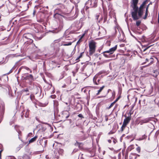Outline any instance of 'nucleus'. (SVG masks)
Listing matches in <instances>:
<instances>
[{
	"label": "nucleus",
	"instance_id": "1",
	"mask_svg": "<svg viewBox=\"0 0 159 159\" xmlns=\"http://www.w3.org/2000/svg\"><path fill=\"white\" fill-rule=\"evenodd\" d=\"M139 0H131V7L133 9L131 14L134 20H135L141 18L143 15L145 5L146 1H144L139 8L137 6Z\"/></svg>",
	"mask_w": 159,
	"mask_h": 159
},
{
	"label": "nucleus",
	"instance_id": "2",
	"mask_svg": "<svg viewBox=\"0 0 159 159\" xmlns=\"http://www.w3.org/2000/svg\"><path fill=\"white\" fill-rule=\"evenodd\" d=\"M61 40L60 39L55 40L51 44V47L54 52L53 54H54L55 55H57L60 51V44L59 43Z\"/></svg>",
	"mask_w": 159,
	"mask_h": 159
},
{
	"label": "nucleus",
	"instance_id": "3",
	"mask_svg": "<svg viewBox=\"0 0 159 159\" xmlns=\"http://www.w3.org/2000/svg\"><path fill=\"white\" fill-rule=\"evenodd\" d=\"M96 42L93 40H92L89 43V55H92L95 52L96 48Z\"/></svg>",
	"mask_w": 159,
	"mask_h": 159
},
{
	"label": "nucleus",
	"instance_id": "4",
	"mask_svg": "<svg viewBox=\"0 0 159 159\" xmlns=\"http://www.w3.org/2000/svg\"><path fill=\"white\" fill-rule=\"evenodd\" d=\"M97 2L98 0H88L86 3V11L89 8L96 7Z\"/></svg>",
	"mask_w": 159,
	"mask_h": 159
},
{
	"label": "nucleus",
	"instance_id": "5",
	"mask_svg": "<svg viewBox=\"0 0 159 159\" xmlns=\"http://www.w3.org/2000/svg\"><path fill=\"white\" fill-rule=\"evenodd\" d=\"M117 47V45H115L114 47L111 48L109 50L105 51L103 52V55L105 57H109V55L105 54V53H109V54H113L114 52L116 50Z\"/></svg>",
	"mask_w": 159,
	"mask_h": 159
},
{
	"label": "nucleus",
	"instance_id": "6",
	"mask_svg": "<svg viewBox=\"0 0 159 159\" xmlns=\"http://www.w3.org/2000/svg\"><path fill=\"white\" fill-rule=\"evenodd\" d=\"M24 36L25 38L30 40L29 41L30 43H33V41L32 39L33 38V36L32 34L30 33L25 34H24Z\"/></svg>",
	"mask_w": 159,
	"mask_h": 159
},
{
	"label": "nucleus",
	"instance_id": "7",
	"mask_svg": "<svg viewBox=\"0 0 159 159\" xmlns=\"http://www.w3.org/2000/svg\"><path fill=\"white\" fill-rule=\"evenodd\" d=\"M65 110L63 111V114H66V116L65 117L66 118L69 117L70 115V113L69 111L70 110V107L69 106H67L65 108Z\"/></svg>",
	"mask_w": 159,
	"mask_h": 159
},
{
	"label": "nucleus",
	"instance_id": "8",
	"mask_svg": "<svg viewBox=\"0 0 159 159\" xmlns=\"http://www.w3.org/2000/svg\"><path fill=\"white\" fill-rule=\"evenodd\" d=\"M131 119V117L130 116L126 117V118L124 119L123 124L126 126L129 122Z\"/></svg>",
	"mask_w": 159,
	"mask_h": 159
},
{
	"label": "nucleus",
	"instance_id": "9",
	"mask_svg": "<svg viewBox=\"0 0 159 159\" xmlns=\"http://www.w3.org/2000/svg\"><path fill=\"white\" fill-rule=\"evenodd\" d=\"M150 120V118L144 119L142 120H139L138 123V124H139L141 125H143L144 123H147Z\"/></svg>",
	"mask_w": 159,
	"mask_h": 159
},
{
	"label": "nucleus",
	"instance_id": "10",
	"mask_svg": "<svg viewBox=\"0 0 159 159\" xmlns=\"http://www.w3.org/2000/svg\"><path fill=\"white\" fill-rule=\"evenodd\" d=\"M100 79H98L97 75H95L93 79V83L96 85H98L99 84Z\"/></svg>",
	"mask_w": 159,
	"mask_h": 159
},
{
	"label": "nucleus",
	"instance_id": "11",
	"mask_svg": "<svg viewBox=\"0 0 159 159\" xmlns=\"http://www.w3.org/2000/svg\"><path fill=\"white\" fill-rule=\"evenodd\" d=\"M25 80L32 81L34 80L33 76L32 75H30L25 77L24 78Z\"/></svg>",
	"mask_w": 159,
	"mask_h": 159
},
{
	"label": "nucleus",
	"instance_id": "12",
	"mask_svg": "<svg viewBox=\"0 0 159 159\" xmlns=\"http://www.w3.org/2000/svg\"><path fill=\"white\" fill-rule=\"evenodd\" d=\"M137 156H140L139 155H137L135 153H131L129 156V159H136L137 158Z\"/></svg>",
	"mask_w": 159,
	"mask_h": 159
},
{
	"label": "nucleus",
	"instance_id": "13",
	"mask_svg": "<svg viewBox=\"0 0 159 159\" xmlns=\"http://www.w3.org/2000/svg\"><path fill=\"white\" fill-rule=\"evenodd\" d=\"M107 14H103V17H102L100 20L98 21L99 23L101 22V21L103 19V23H105L107 20Z\"/></svg>",
	"mask_w": 159,
	"mask_h": 159
},
{
	"label": "nucleus",
	"instance_id": "14",
	"mask_svg": "<svg viewBox=\"0 0 159 159\" xmlns=\"http://www.w3.org/2000/svg\"><path fill=\"white\" fill-rule=\"evenodd\" d=\"M102 2V6L103 9V14H107V8L104 6L103 5V0H101Z\"/></svg>",
	"mask_w": 159,
	"mask_h": 159
},
{
	"label": "nucleus",
	"instance_id": "15",
	"mask_svg": "<svg viewBox=\"0 0 159 159\" xmlns=\"http://www.w3.org/2000/svg\"><path fill=\"white\" fill-rule=\"evenodd\" d=\"M149 6V4H148L147 6V7H146V11H145V16L143 17V19H146L148 17V8Z\"/></svg>",
	"mask_w": 159,
	"mask_h": 159
},
{
	"label": "nucleus",
	"instance_id": "16",
	"mask_svg": "<svg viewBox=\"0 0 159 159\" xmlns=\"http://www.w3.org/2000/svg\"><path fill=\"white\" fill-rule=\"evenodd\" d=\"M21 0H9V2L13 5H16Z\"/></svg>",
	"mask_w": 159,
	"mask_h": 159
},
{
	"label": "nucleus",
	"instance_id": "17",
	"mask_svg": "<svg viewBox=\"0 0 159 159\" xmlns=\"http://www.w3.org/2000/svg\"><path fill=\"white\" fill-rule=\"evenodd\" d=\"M38 138V136L37 135H36L35 136H34V137L31 138L29 141V143H33L35 141L36 139Z\"/></svg>",
	"mask_w": 159,
	"mask_h": 159
},
{
	"label": "nucleus",
	"instance_id": "18",
	"mask_svg": "<svg viewBox=\"0 0 159 159\" xmlns=\"http://www.w3.org/2000/svg\"><path fill=\"white\" fill-rule=\"evenodd\" d=\"M5 79L4 77H0V86H2L3 85L4 83V80Z\"/></svg>",
	"mask_w": 159,
	"mask_h": 159
},
{
	"label": "nucleus",
	"instance_id": "19",
	"mask_svg": "<svg viewBox=\"0 0 159 159\" xmlns=\"http://www.w3.org/2000/svg\"><path fill=\"white\" fill-rule=\"evenodd\" d=\"M63 16L62 15H61L58 13H56L54 15V17L57 19H59L61 16Z\"/></svg>",
	"mask_w": 159,
	"mask_h": 159
},
{
	"label": "nucleus",
	"instance_id": "20",
	"mask_svg": "<svg viewBox=\"0 0 159 159\" xmlns=\"http://www.w3.org/2000/svg\"><path fill=\"white\" fill-rule=\"evenodd\" d=\"M84 52H81L80 55L76 59L75 61H76V62L79 61L80 60L79 59L81 58L83 55V54H84Z\"/></svg>",
	"mask_w": 159,
	"mask_h": 159
},
{
	"label": "nucleus",
	"instance_id": "21",
	"mask_svg": "<svg viewBox=\"0 0 159 159\" xmlns=\"http://www.w3.org/2000/svg\"><path fill=\"white\" fill-rule=\"evenodd\" d=\"M18 159H28V157L26 155H25L22 156H19Z\"/></svg>",
	"mask_w": 159,
	"mask_h": 159
},
{
	"label": "nucleus",
	"instance_id": "22",
	"mask_svg": "<svg viewBox=\"0 0 159 159\" xmlns=\"http://www.w3.org/2000/svg\"><path fill=\"white\" fill-rule=\"evenodd\" d=\"M79 157H80V159H85L87 156L85 155L84 156L83 154L80 153L79 155Z\"/></svg>",
	"mask_w": 159,
	"mask_h": 159
},
{
	"label": "nucleus",
	"instance_id": "23",
	"mask_svg": "<svg viewBox=\"0 0 159 159\" xmlns=\"http://www.w3.org/2000/svg\"><path fill=\"white\" fill-rule=\"evenodd\" d=\"M105 86H103L102 87H101L100 89L98 90V92L97 93H96V95H99L100 93L102 91V90H103V89L105 87Z\"/></svg>",
	"mask_w": 159,
	"mask_h": 159
},
{
	"label": "nucleus",
	"instance_id": "24",
	"mask_svg": "<svg viewBox=\"0 0 159 159\" xmlns=\"http://www.w3.org/2000/svg\"><path fill=\"white\" fill-rule=\"evenodd\" d=\"M149 63L148 64V66H149L153 63L154 59L152 57H151L149 58Z\"/></svg>",
	"mask_w": 159,
	"mask_h": 159
},
{
	"label": "nucleus",
	"instance_id": "25",
	"mask_svg": "<svg viewBox=\"0 0 159 159\" xmlns=\"http://www.w3.org/2000/svg\"><path fill=\"white\" fill-rule=\"evenodd\" d=\"M106 73V71L104 70H102L100 72H99L97 74H96V75H97V76H98L102 74H104Z\"/></svg>",
	"mask_w": 159,
	"mask_h": 159
},
{
	"label": "nucleus",
	"instance_id": "26",
	"mask_svg": "<svg viewBox=\"0 0 159 159\" xmlns=\"http://www.w3.org/2000/svg\"><path fill=\"white\" fill-rule=\"evenodd\" d=\"M147 138V136L145 134H144L140 138V140H143L146 139Z\"/></svg>",
	"mask_w": 159,
	"mask_h": 159
},
{
	"label": "nucleus",
	"instance_id": "27",
	"mask_svg": "<svg viewBox=\"0 0 159 159\" xmlns=\"http://www.w3.org/2000/svg\"><path fill=\"white\" fill-rule=\"evenodd\" d=\"M134 148V145H130L128 149L130 151H131L132 149Z\"/></svg>",
	"mask_w": 159,
	"mask_h": 159
},
{
	"label": "nucleus",
	"instance_id": "28",
	"mask_svg": "<svg viewBox=\"0 0 159 159\" xmlns=\"http://www.w3.org/2000/svg\"><path fill=\"white\" fill-rule=\"evenodd\" d=\"M72 42H69L67 43H65L61 45H63L64 46H68L71 45L72 44Z\"/></svg>",
	"mask_w": 159,
	"mask_h": 159
},
{
	"label": "nucleus",
	"instance_id": "29",
	"mask_svg": "<svg viewBox=\"0 0 159 159\" xmlns=\"http://www.w3.org/2000/svg\"><path fill=\"white\" fill-rule=\"evenodd\" d=\"M30 111V110L29 109H27L26 111V112L25 114V117L27 118L29 116V112Z\"/></svg>",
	"mask_w": 159,
	"mask_h": 159
},
{
	"label": "nucleus",
	"instance_id": "30",
	"mask_svg": "<svg viewBox=\"0 0 159 159\" xmlns=\"http://www.w3.org/2000/svg\"><path fill=\"white\" fill-rule=\"evenodd\" d=\"M17 131L18 133L19 138V139H20V136H21L22 135L21 131L20 130H17Z\"/></svg>",
	"mask_w": 159,
	"mask_h": 159
},
{
	"label": "nucleus",
	"instance_id": "31",
	"mask_svg": "<svg viewBox=\"0 0 159 159\" xmlns=\"http://www.w3.org/2000/svg\"><path fill=\"white\" fill-rule=\"evenodd\" d=\"M22 69H24L27 70H30V73H32V70H30L28 67L25 66H22Z\"/></svg>",
	"mask_w": 159,
	"mask_h": 159
},
{
	"label": "nucleus",
	"instance_id": "32",
	"mask_svg": "<svg viewBox=\"0 0 159 159\" xmlns=\"http://www.w3.org/2000/svg\"><path fill=\"white\" fill-rule=\"evenodd\" d=\"M76 125L78 127L81 129H83V126L82 125H79L78 124H77V123H76Z\"/></svg>",
	"mask_w": 159,
	"mask_h": 159
},
{
	"label": "nucleus",
	"instance_id": "33",
	"mask_svg": "<svg viewBox=\"0 0 159 159\" xmlns=\"http://www.w3.org/2000/svg\"><path fill=\"white\" fill-rule=\"evenodd\" d=\"M141 22V21L140 20H139L137 21L136 22V25L137 26H138L140 25Z\"/></svg>",
	"mask_w": 159,
	"mask_h": 159
},
{
	"label": "nucleus",
	"instance_id": "34",
	"mask_svg": "<svg viewBox=\"0 0 159 159\" xmlns=\"http://www.w3.org/2000/svg\"><path fill=\"white\" fill-rule=\"evenodd\" d=\"M80 144H82V143H81L77 141H76V143H75V145L76 146H78V145Z\"/></svg>",
	"mask_w": 159,
	"mask_h": 159
},
{
	"label": "nucleus",
	"instance_id": "35",
	"mask_svg": "<svg viewBox=\"0 0 159 159\" xmlns=\"http://www.w3.org/2000/svg\"><path fill=\"white\" fill-rule=\"evenodd\" d=\"M136 150L139 153L141 151V148L139 147H138L136 148Z\"/></svg>",
	"mask_w": 159,
	"mask_h": 159
},
{
	"label": "nucleus",
	"instance_id": "36",
	"mask_svg": "<svg viewBox=\"0 0 159 159\" xmlns=\"http://www.w3.org/2000/svg\"><path fill=\"white\" fill-rule=\"evenodd\" d=\"M126 126V125L123 124V125L121 128V130L122 131H123L124 130V129L125 128V127Z\"/></svg>",
	"mask_w": 159,
	"mask_h": 159
},
{
	"label": "nucleus",
	"instance_id": "37",
	"mask_svg": "<svg viewBox=\"0 0 159 159\" xmlns=\"http://www.w3.org/2000/svg\"><path fill=\"white\" fill-rule=\"evenodd\" d=\"M26 144V143L23 142L22 144H21L20 145V148H22L24 146H25Z\"/></svg>",
	"mask_w": 159,
	"mask_h": 159
},
{
	"label": "nucleus",
	"instance_id": "38",
	"mask_svg": "<svg viewBox=\"0 0 159 159\" xmlns=\"http://www.w3.org/2000/svg\"><path fill=\"white\" fill-rule=\"evenodd\" d=\"M114 103H112L111 105L108 107L107 108L108 109H110L113 106V105H114V104H113Z\"/></svg>",
	"mask_w": 159,
	"mask_h": 159
},
{
	"label": "nucleus",
	"instance_id": "39",
	"mask_svg": "<svg viewBox=\"0 0 159 159\" xmlns=\"http://www.w3.org/2000/svg\"><path fill=\"white\" fill-rule=\"evenodd\" d=\"M82 41V40H81L79 39L76 43V45H79Z\"/></svg>",
	"mask_w": 159,
	"mask_h": 159
},
{
	"label": "nucleus",
	"instance_id": "40",
	"mask_svg": "<svg viewBox=\"0 0 159 159\" xmlns=\"http://www.w3.org/2000/svg\"><path fill=\"white\" fill-rule=\"evenodd\" d=\"M100 14H97L96 16H95V18L96 19V20H98V18L99 17V16H100Z\"/></svg>",
	"mask_w": 159,
	"mask_h": 159
},
{
	"label": "nucleus",
	"instance_id": "41",
	"mask_svg": "<svg viewBox=\"0 0 159 159\" xmlns=\"http://www.w3.org/2000/svg\"><path fill=\"white\" fill-rule=\"evenodd\" d=\"M78 116L79 117L81 118H84V117L83 116V115L81 114H79Z\"/></svg>",
	"mask_w": 159,
	"mask_h": 159
},
{
	"label": "nucleus",
	"instance_id": "42",
	"mask_svg": "<svg viewBox=\"0 0 159 159\" xmlns=\"http://www.w3.org/2000/svg\"><path fill=\"white\" fill-rule=\"evenodd\" d=\"M23 6L27 7V8L25 10V11L27 10L28 8V5L27 4H23Z\"/></svg>",
	"mask_w": 159,
	"mask_h": 159
},
{
	"label": "nucleus",
	"instance_id": "43",
	"mask_svg": "<svg viewBox=\"0 0 159 159\" xmlns=\"http://www.w3.org/2000/svg\"><path fill=\"white\" fill-rule=\"evenodd\" d=\"M105 120L106 121H107L108 120V116L106 115L105 116Z\"/></svg>",
	"mask_w": 159,
	"mask_h": 159
},
{
	"label": "nucleus",
	"instance_id": "44",
	"mask_svg": "<svg viewBox=\"0 0 159 159\" xmlns=\"http://www.w3.org/2000/svg\"><path fill=\"white\" fill-rule=\"evenodd\" d=\"M85 35V34H83L80 37V39L81 40H82V39L83 38V37H84Z\"/></svg>",
	"mask_w": 159,
	"mask_h": 159
},
{
	"label": "nucleus",
	"instance_id": "45",
	"mask_svg": "<svg viewBox=\"0 0 159 159\" xmlns=\"http://www.w3.org/2000/svg\"><path fill=\"white\" fill-rule=\"evenodd\" d=\"M85 35V34H83L80 37V39L81 40H82V39L83 38V37H84Z\"/></svg>",
	"mask_w": 159,
	"mask_h": 159
},
{
	"label": "nucleus",
	"instance_id": "46",
	"mask_svg": "<svg viewBox=\"0 0 159 159\" xmlns=\"http://www.w3.org/2000/svg\"><path fill=\"white\" fill-rule=\"evenodd\" d=\"M29 90H28V89H27V88H26V89H24L23 90V92H29Z\"/></svg>",
	"mask_w": 159,
	"mask_h": 159
},
{
	"label": "nucleus",
	"instance_id": "47",
	"mask_svg": "<svg viewBox=\"0 0 159 159\" xmlns=\"http://www.w3.org/2000/svg\"><path fill=\"white\" fill-rule=\"evenodd\" d=\"M82 144H80L78 146L79 148L80 149H81L83 148V147L81 146Z\"/></svg>",
	"mask_w": 159,
	"mask_h": 159
},
{
	"label": "nucleus",
	"instance_id": "48",
	"mask_svg": "<svg viewBox=\"0 0 159 159\" xmlns=\"http://www.w3.org/2000/svg\"><path fill=\"white\" fill-rule=\"evenodd\" d=\"M22 69V67L21 66V67H20L19 68V69L18 70V73H19L20 72Z\"/></svg>",
	"mask_w": 159,
	"mask_h": 159
},
{
	"label": "nucleus",
	"instance_id": "49",
	"mask_svg": "<svg viewBox=\"0 0 159 159\" xmlns=\"http://www.w3.org/2000/svg\"><path fill=\"white\" fill-rule=\"evenodd\" d=\"M149 58H146V61L144 62V64L146 63L147 62H149Z\"/></svg>",
	"mask_w": 159,
	"mask_h": 159
},
{
	"label": "nucleus",
	"instance_id": "50",
	"mask_svg": "<svg viewBox=\"0 0 159 159\" xmlns=\"http://www.w3.org/2000/svg\"><path fill=\"white\" fill-rule=\"evenodd\" d=\"M36 11L35 10H34L33 11V16H34L36 14Z\"/></svg>",
	"mask_w": 159,
	"mask_h": 159
},
{
	"label": "nucleus",
	"instance_id": "51",
	"mask_svg": "<svg viewBox=\"0 0 159 159\" xmlns=\"http://www.w3.org/2000/svg\"><path fill=\"white\" fill-rule=\"evenodd\" d=\"M151 46H148V47H147L146 48H145L144 50H143V51H146V50H147Z\"/></svg>",
	"mask_w": 159,
	"mask_h": 159
},
{
	"label": "nucleus",
	"instance_id": "52",
	"mask_svg": "<svg viewBox=\"0 0 159 159\" xmlns=\"http://www.w3.org/2000/svg\"><path fill=\"white\" fill-rule=\"evenodd\" d=\"M35 119L37 121H40L39 118L38 117H36Z\"/></svg>",
	"mask_w": 159,
	"mask_h": 159
},
{
	"label": "nucleus",
	"instance_id": "53",
	"mask_svg": "<svg viewBox=\"0 0 159 159\" xmlns=\"http://www.w3.org/2000/svg\"><path fill=\"white\" fill-rule=\"evenodd\" d=\"M2 150H1L0 151V158H1V153H2Z\"/></svg>",
	"mask_w": 159,
	"mask_h": 159
},
{
	"label": "nucleus",
	"instance_id": "54",
	"mask_svg": "<svg viewBox=\"0 0 159 159\" xmlns=\"http://www.w3.org/2000/svg\"><path fill=\"white\" fill-rule=\"evenodd\" d=\"M118 101L116 100L114 102H113L112 103H114L113 104L114 105V104L117 101Z\"/></svg>",
	"mask_w": 159,
	"mask_h": 159
},
{
	"label": "nucleus",
	"instance_id": "55",
	"mask_svg": "<svg viewBox=\"0 0 159 159\" xmlns=\"http://www.w3.org/2000/svg\"><path fill=\"white\" fill-rule=\"evenodd\" d=\"M118 101L116 100L114 102H113L112 103H114L113 104L114 105V104L117 101Z\"/></svg>",
	"mask_w": 159,
	"mask_h": 159
},
{
	"label": "nucleus",
	"instance_id": "56",
	"mask_svg": "<svg viewBox=\"0 0 159 159\" xmlns=\"http://www.w3.org/2000/svg\"><path fill=\"white\" fill-rule=\"evenodd\" d=\"M32 135V133H29V134H28V136H30V135Z\"/></svg>",
	"mask_w": 159,
	"mask_h": 159
},
{
	"label": "nucleus",
	"instance_id": "57",
	"mask_svg": "<svg viewBox=\"0 0 159 159\" xmlns=\"http://www.w3.org/2000/svg\"><path fill=\"white\" fill-rule=\"evenodd\" d=\"M120 98V96L118 97V98H117L116 99V100H117L118 101V100H119V99Z\"/></svg>",
	"mask_w": 159,
	"mask_h": 159
},
{
	"label": "nucleus",
	"instance_id": "58",
	"mask_svg": "<svg viewBox=\"0 0 159 159\" xmlns=\"http://www.w3.org/2000/svg\"><path fill=\"white\" fill-rule=\"evenodd\" d=\"M132 110V109H131V110L129 112V114H130V116H131V115L132 114V113H131V111Z\"/></svg>",
	"mask_w": 159,
	"mask_h": 159
},
{
	"label": "nucleus",
	"instance_id": "59",
	"mask_svg": "<svg viewBox=\"0 0 159 159\" xmlns=\"http://www.w3.org/2000/svg\"><path fill=\"white\" fill-rule=\"evenodd\" d=\"M111 90L110 89H109L107 91V93H109L110 91H111Z\"/></svg>",
	"mask_w": 159,
	"mask_h": 159
},
{
	"label": "nucleus",
	"instance_id": "60",
	"mask_svg": "<svg viewBox=\"0 0 159 159\" xmlns=\"http://www.w3.org/2000/svg\"><path fill=\"white\" fill-rule=\"evenodd\" d=\"M108 142H109V143H111V140H108Z\"/></svg>",
	"mask_w": 159,
	"mask_h": 159
},
{
	"label": "nucleus",
	"instance_id": "61",
	"mask_svg": "<svg viewBox=\"0 0 159 159\" xmlns=\"http://www.w3.org/2000/svg\"><path fill=\"white\" fill-rule=\"evenodd\" d=\"M114 95V96H115V92H114V93H112V95Z\"/></svg>",
	"mask_w": 159,
	"mask_h": 159
},
{
	"label": "nucleus",
	"instance_id": "62",
	"mask_svg": "<svg viewBox=\"0 0 159 159\" xmlns=\"http://www.w3.org/2000/svg\"><path fill=\"white\" fill-rule=\"evenodd\" d=\"M121 45L122 47H123L124 46V44H121Z\"/></svg>",
	"mask_w": 159,
	"mask_h": 159
},
{
	"label": "nucleus",
	"instance_id": "63",
	"mask_svg": "<svg viewBox=\"0 0 159 159\" xmlns=\"http://www.w3.org/2000/svg\"><path fill=\"white\" fill-rule=\"evenodd\" d=\"M117 106H118V105L117 104H116V105H115V108L116 107H117Z\"/></svg>",
	"mask_w": 159,
	"mask_h": 159
},
{
	"label": "nucleus",
	"instance_id": "64",
	"mask_svg": "<svg viewBox=\"0 0 159 159\" xmlns=\"http://www.w3.org/2000/svg\"><path fill=\"white\" fill-rule=\"evenodd\" d=\"M81 132H82V133H84V132L83 131H81Z\"/></svg>",
	"mask_w": 159,
	"mask_h": 159
}]
</instances>
